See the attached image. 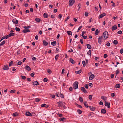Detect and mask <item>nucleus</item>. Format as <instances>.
<instances>
[{
	"label": "nucleus",
	"mask_w": 123,
	"mask_h": 123,
	"mask_svg": "<svg viewBox=\"0 0 123 123\" xmlns=\"http://www.w3.org/2000/svg\"><path fill=\"white\" fill-rule=\"evenodd\" d=\"M67 32L68 35H72V32L71 31H68Z\"/></svg>",
	"instance_id": "28"
},
{
	"label": "nucleus",
	"mask_w": 123,
	"mask_h": 123,
	"mask_svg": "<svg viewBox=\"0 0 123 123\" xmlns=\"http://www.w3.org/2000/svg\"><path fill=\"white\" fill-rule=\"evenodd\" d=\"M64 102H63L60 101L57 102L58 105L59 107H62V105H63V104H64Z\"/></svg>",
	"instance_id": "3"
},
{
	"label": "nucleus",
	"mask_w": 123,
	"mask_h": 123,
	"mask_svg": "<svg viewBox=\"0 0 123 123\" xmlns=\"http://www.w3.org/2000/svg\"><path fill=\"white\" fill-rule=\"evenodd\" d=\"M90 109L92 111H93L95 110L96 108L92 106H90L89 107Z\"/></svg>",
	"instance_id": "10"
},
{
	"label": "nucleus",
	"mask_w": 123,
	"mask_h": 123,
	"mask_svg": "<svg viewBox=\"0 0 123 123\" xmlns=\"http://www.w3.org/2000/svg\"><path fill=\"white\" fill-rule=\"evenodd\" d=\"M109 34L108 32L106 31H105L103 34V39L105 40L108 37V36Z\"/></svg>",
	"instance_id": "1"
},
{
	"label": "nucleus",
	"mask_w": 123,
	"mask_h": 123,
	"mask_svg": "<svg viewBox=\"0 0 123 123\" xmlns=\"http://www.w3.org/2000/svg\"><path fill=\"white\" fill-rule=\"evenodd\" d=\"M117 29V26L116 25H114L111 28L112 30L114 31Z\"/></svg>",
	"instance_id": "15"
},
{
	"label": "nucleus",
	"mask_w": 123,
	"mask_h": 123,
	"mask_svg": "<svg viewBox=\"0 0 123 123\" xmlns=\"http://www.w3.org/2000/svg\"><path fill=\"white\" fill-rule=\"evenodd\" d=\"M106 15V14L105 13H104L100 15L98 17V18L99 19H100L103 17L104 16H105Z\"/></svg>",
	"instance_id": "7"
},
{
	"label": "nucleus",
	"mask_w": 123,
	"mask_h": 123,
	"mask_svg": "<svg viewBox=\"0 0 123 123\" xmlns=\"http://www.w3.org/2000/svg\"><path fill=\"white\" fill-rule=\"evenodd\" d=\"M85 87L86 89H88V84H86L85 85Z\"/></svg>",
	"instance_id": "54"
},
{
	"label": "nucleus",
	"mask_w": 123,
	"mask_h": 123,
	"mask_svg": "<svg viewBox=\"0 0 123 123\" xmlns=\"http://www.w3.org/2000/svg\"><path fill=\"white\" fill-rule=\"evenodd\" d=\"M15 35V34L14 33H11L9 34V35L10 37L11 36H13Z\"/></svg>",
	"instance_id": "41"
},
{
	"label": "nucleus",
	"mask_w": 123,
	"mask_h": 123,
	"mask_svg": "<svg viewBox=\"0 0 123 123\" xmlns=\"http://www.w3.org/2000/svg\"><path fill=\"white\" fill-rule=\"evenodd\" d=\"M41 100V99L38 98H36L35 99V101L36 102H39Z\"/></svg>",
	"instance_id": "25"
},
{
	"label": "nucleus",
	"mask_w": 123,
	"mask_h": 123,
	"mask_svg": "<svg viewBox=\"0 0 123 123\" xmlns=\"http://www.w3.org/2000/svg\"><path fill=\"white\" fill-rule=\"evenodd\" d=\"M31 28V27L30 26H25L24 27V28L25 29H29L30 28Z\"/></svg>",
	"instance_id": "47"
},
{
	"label": "nucleus",
	"mask_w": 123,
	"mask_h": 123,
	"mask_svg": "<svg viewBox=\"0 0 123 123\" xmlns=\"http://www.w3.org/2000/svg\"><path fill=\"white\" fill-rule=\"evenodd\" d=\"M78 82L77 81H76L73 84V88L74 89H76L78 88Z\"/></svg>",
	"instance_id": "2"
},
{
	"label": "nucleus",
	"mask_w": 123,
	"mask_h": 123,
	"mask_svg": "<svg viewBox=\"0 0 123 123\" xmlns=\"http://www.w3.org/2000/svg\"><path fill=\"white\" fill-rule=\"evenodd\" d=\"M77 112L79 114H80L82 113V111L79 109H78L77 110Z\"/></svg>",
	"instance_id": "33"
},
{
	"label": "nucleus",
	"mask_w": 123,
	"mask_h": 123,
	"mask_svg": "<svg viewBox=\"0 0 123 123\" xmlns=\"http://www.w3.org/2000/svg\"><path fill=\"white\" fill-rule=\"evenodd\" d=\"M103 38V37L102 36H100L98 38V43L100 44H101L102 42V39Z\"/></svg>",
	"instance_id": "5"
},
{
	"label": "nucleus",
	"mask_w": 123,
	"mask_h": 123,
	"mask_svg": "<svg viewBox=\"0 0 123 123\" xmlns=\"http://www.w3.org/2000/svg\"><path fill=\"white\" fill-rule=\"evenodd\" d=\"M12 22L14 24H17L18 23V21L17 20H16V19H13L12 20Z\"/></svg>",
	"instance_id": "12"
},
{
	"label": "nucleus",
	"mask_w": 123,
	"mask_h": 123,
	"mask_svg": "<svg viewBox=\"0 0 123 123\" xmlns=\"http://www.w3.org/2000/svg\"><path fill=\"white\" fill-rule=\"evenodd\" d=\"M113 43L114 44L116 45L118 43V42L117 40H115L114 41Z\"/></svg>",
	"instance_id": "36"
},
{
	"label": "nucleus",
	"mask_w": 123,
	"mask_h": 123,
	"mask_svg": "<svg viewBox=\"0 0 123 123\" xmlns=\"http://www.w3.org/2000/svg\"><path fill=\"white\" fill-rule=\"evenodd\" d=\"M86 46L87 48L89 49H91L92 48L91 45L89 44H87Z\"/></svg>",
	"instance_id": "26"
},
{
	"label": "nucleus",
	"mask_w": 123,
	"mask_h": 123,
	"mask_svg": "<svg viewBox=\"0 0 123 123\" xmlns=\"http://www.w3.org/2000/svg\"><path fill=\"white\" fill-rule=\"evenodd\" d=\"M48 15L46 13H44L43 14V16L44 18H46L48 17Z\"/></svg>",
	"instance_id": "18"
},
{
	"label": "nucleus",
	"mask_w": 123,
	"mask_h": 123,
	"mask_svg": "<svg viewBox=\"0 0 123 123\" xmlns=\"http://www.w3.org/2000/svg\"><path fill=\"white\" fill-rule=\"evenodd\" d=\"M21 77L22 79L24 80H25L26 78V77L25 76L21 75Z\"/></svg>",
	"instance_id": "34"
},
{
	"label": "nucleus",
	"mask_w": 123,
	"mask_h": 123,
	"mask_svg": "<svg viewBox=\"0 0 123 123\" xmlns=\"http://www.w3.org/2000/svg\"><path fill=\"white\" fill-rule=\"evenodd\" d=\"M70 62L74 64L75 63L74 61L71 58H70L69 59Z\"/></svg>",
	"instance_id": "14"
},
{
	"label": "nucleus",
	"mask_w": 123,
	"mask_h": 123,
	"mask_svg": "<svg viewBox=\"0 0 123 123\" xmlns=\"http://www.w3.org/2000/svg\"><path fill=\"white\" fill-rule=\"evenodd\" d=\"M120 84H117L116 85L115 88H119L120 87Z\"/></svg>",
	"instance_id": "27"
},
{
	"label": "nucleus",
	"mask_w": 123,
	"mask_h": 123,
	"mask_svg": "<svg viewBox=\"0 0 123 123\" xmlns=\"http://www.w3.org/2000/svg\"><path fill=\"white\" fill-rule=\"evenodd\" d=\"M30 31V30L26 29H24L23 31V32L24 33H26Z\"/></svg>",
	"instance_id": "16"
},
{
	"label": "nucleus",
	"mask_w": 123,
	"mask_h": 123,
	"mask_svg": "<svg viewBox=\"0 0 123 123\" xmlns=\"http://www.w3.org/2000/svg\"><path fill=\"white\" fill-rule=\"evenodd\" d=\"M60 97L62 98H64L63 95L61 93L60 94Z\"/></svg>",
	"instance_id": "46"
},
{
	"label": "nucleus",
	"mask_w": 123,
	"mask_h": 123,
	"mask_svg": "<svg viewBox=\"0 0 123 123\" xmlns=\"http://www.w3.org/2000/svg\"><path fill=\"white\" fill-rule=\"evenodd\" d=\"M48 81V79L47 78H44L43 80V81L45 82H46Z\"/></svg>",
	"instance_id": "43"
},
{
	"label": "nucleus",
	"mask_w": 123,
	"mask_h": 123,
	"mask_svg": "<svg viewBox=\"0 0 123 123\" xmlns=\"http://www.w3.org/2000/svg\"><path fill=\"white\" fill-rule=\"evenodd\" d=\"M45 105H46V104H43L41 105V106L42 107H45Z\"/></svg>",
	"instance_id": "49"
},
{
	"label": "nucleus",
	"mask_w": 123,
	"mask_h": 123,
	"mask_svg": "<svg viewBox=\"0 0 123 123\" xmlns=\"http://www.w3.org/2000/svg\"><path fill=\"white\" fill-rule=\"evenodd\" d=\"M5 38L6 39H7V38H8L10 37L9 35H9H6V36H5Z\"/></svg>",
	"instance_id": "51"
},
{
	"label": "nucleus",
	"mask_w": 123,
	"mask_h": 123,
	"mask_svg": "<svg viewBox=\"0 0 123 123\" xmlns=\"http://www.w3.org/2000/svg\"><path fill=\"white\" fill-rule=\"evenodd\" d=\"M105 106H107L108 108H109L110 106V104L109 103H108L107 102L105 101Z\"/></svg>",
	"instance_id": "6"
},
{
	"label": "nucleus",
	"mask_w": 123,
	"mask_h": 123,
	"mask_svg": "<svg viewBox=\"0 0 123 123\" xmlns=\"http://www.w3.org/2000/svg\"><path fill=\"white\" fill-rule=\"evenodd\" d=\"M88 74L89 76H91L92 75H93V74H92V73L91 72H90L88 73Z\"/></svg>",
	"instance_id": "63"
},
{
	"label": "nucleus",
	"mask_w": 123,
	"mask_h": 123,
	"mask_svg": "<svg viewBox=\"0 0 123 123\" xmlns=\"http://www.w3.org/2000/svg\"><path fill=\"white\" fill-rule=\"evenodd\" d=\"M88 13L87 12H85V16L87 17L88 15Z\"/></svg>",
	"instance_id": "58"
},
{
	"label": "nucleus",
	"mask_w": 123,
	"mask_h": 123,
	"mask_svg": "<svg viewBox=\"0 0 123 123\" xmlns=\"http://www.w3.org/2000/svg\"><path fill=\"white\" fill-rule=\"evenodd\" d=\"M101 98L103 99L104 101H106L107 100V98L106 97L104 96H102L101 97Z\"/></svg>",
	"instance_id": "22"
},
{
	"label": "nucleus",
	"mask_w": 123,
	"mask_h": 123,
	"mask_svg": "<svg viewBox=\"0 0 123 123\" xmlns=\"http://www.w3.org/2000/svg\"><path fill=\"white\" fill-rule=\"evenodd\" d=\"M95 76L94 74L90 76L89 77V79L90 80H91L94 78Z\"/></svg>",
	"instance_id": "13"
},
{
	"label": "nucleus",
	"mask_w": 123,
	"mask_h": 123,
	"mask_svg": "<svg viewBox=\"0 0 123 123\" xmlns=\"http://www.w3.org/2000/svg\"><path fill=\"white\" fill-rule=\"evenodd\" d=\"M59 56V55L58 54H57L56 56H55V58L56 61H57Z\"/></svg>",
	"instance_id": "38"
},
{
	"label": "nucleus",
	"mask_w": 123,
	"mask_h": 123,
	"mask_svg": "<svg viewBox=\"0 0 123 123\" xmlns=\"http://www.w3.org/2000/svg\"><path fill=\"white\" fill-rule=\"evenodd\" d=\"M98 30L97 29L95 31V34L96 35H98Z\"/></svg>",
	"instance_id": "52"
},
{
	"label": "nucleus",
	"mask_w": 123,
	"mask_h": 123,
	"mask_svg": "<svg viewBox=\"0 0 123 123\" xmlns=\"http://www.w3.org/2000/svg\"><path fill=\"white\" fill-rule=\"evenodd\" d=\"M18 115V113L17 112L13 113L12 114V116L14 117H16Z\"/></svg>",
	"instance_id": "35"
},
{
	"label": "nucleus",
	"mask_w": 123,
	"mask_h": 123,
	"mask_svg": "<svg viewBox=\"0 0 123 123\" xmlns=\"http://www.w3.org/2000/svg\"><path fill=\"white\" fill-rule=\"evenodd\" d=\"M35 74L34 73H31L30 74V76L32 77H33L34 76Z\"/></svg>",
	"instance_id": "44"
},
{
	"label": "nucleus",
	"mask_w": 123,
	"mask_h": 123,
	"mask_svg": "<svg viewBox=\"0 0 123 123\" xmlns=\"http://www.w3.org/2000/svg\"><path fill=\"white\" fill-rule=\"evenodd\" d=\"M5 43V41H3L2 42H1L0 44V46H2Z\"/></svg>",
	"instance_id": "30"
},
{
	"label": "nucleus",
	"mask_w": 123,
	"mask_h": 123,
	"mask_svg": "<svg viewBox=\"0 0 123 123\" xmlns=\"http://www.w3.org/2000/svg\"><path fill=\"white\" fill-rule=\"evenodd\" d=\"M117 33L118 34H121L122 33V31H119L117 32Z\"/></svg>",
	"instance_id": "53"
},
{
	"label": "nucleus",
	"mask_w": 123,
	"mask_h": 123,
	"mask_svg": "<svg viewBox=\"0 0 123 123\" xmlns=\"http://www.w3.org/2000/svg\"><path fill=\"white\" fill-rule=\"evenodd\" d=\"M101 111L102 113L105 114L106 113V110L105 109H102L101 110Z\"/></svg>",
	"instance_id": "21"
},
{
	"label": "nucleus",
	"mask_w": 123,
	"mask_h": 123,
	"mask_svg": "<svg viewBox=\"0 0 123 123\" xmlns=\"http://www.w3.org/2000/svg\"><path fill=\"white\" fill-rule=\"evenodd\" d=\"M87 54L89 55H90V56L91 54V50H89V51L87 53Z\"/></svg>",
	"instance_id": "45"
},
{
	"label": "nucleus",
	"mask_w": 123,
	"mask_h": 123,
	"mask_svg": "<svg viewBox=\"0 0 123 123\" xmlns=\"http://www.w3.org/2000/svg\"><path fill=\"white\" fill-rule=\"evenodd\" d=\"M22 62L20 61H19L18 62L17 64L18 65H20L22 64Z\"/></svg>",
	"instance_id": "61"
},
{
	"label": "nucleus",
	"mask_w": 123,
	"mask_h": 123,
	"mask_svg": "<svg viewBox=\"0 0 123 123\" xmlns=\"http://www.w3.org/2000/svg\"><path fill=\"white\" fill-rule=\"evenodd\" d=\"M81 91L84 93H86L87 91L84 87H81Z\"/></svg>",
	"instance_id": "8"
},
{
	"label": "nucleus",
	"mask_w": 123,
	"mask_h": 123,
	"mask_svg": "<svg viewBox=\"0 0 123 123\" xmlns=\"http://www.w3.org/2000/svg\"><path fill=\"white\" fill-rule=\"evenodd\" d=\"M86 33V31H83L82 33V34H81V36L82 37L83 36H84V34H85V33Z\"/></svg>",
	"instance_id": "56"
},
{
	"label": "nucleus",
	"mask_w": 123,
	"mask_h": 123,
	"mask_svg": "<svg viewBox=\"0 0 123 123\" xmlns=\"http://www.w3.org/2000/svg\"><path fill=\"white\" fill-rule=\"evenodd\" d=\"M120 53L121 54L123 53V49H121L120 50Z\"/></svg>",
	"instance_id": "64"
},
{
	"label": "nucleus",
	"mask_w": 123,
	"mask_h": 123,
	"mask_svg": "<svg viewBox=\"0 0 123 123\" xmlns=\"http://www.w3.org/2000/svg\"><path fill=\"white\" fill-rule=\"evenodd\" d=\"M63 107L64 109H66L67 108V107L65 105V103H64V104H63V105H62V107Z\"/></svg>",
	"instance_id": "60"
},
{
	"label": "nucleus",
	"mask_w": 123,
	"mask_h": 123,
	"mask_svg": "<svg viewBox=\"0 0 123 123\" xmlns=\"http://www.w3.org/2000/svg\"><path fill=\"white\" fill-rule=\"evenodd\" d=\"M84 105L85 106L86 108H88L89 106L87 104V102L85 101L84 102Z\"/></svg>",
	"instance_id": "20"
},
{
	"label": "nucleus",
	"mask_w": 123,
	"mask_h": 123,
	"mask_svg": "<svg viewBox=\"0 0 123 123\" xmlns=\"http://www.w3.org/2000/svg\"><path fill=\"white\" fill-rule=\"evenodd\" d=\"M33 84L34 86H37L39 85V83L37 81H34L33 82Z\"/></svg>",
	"instance_id": "11"
},
{
	"label": "nucleus",
	"mask_w": 123,
	"mask_h": 123,
	"mask_svg": "<svg viewBox=\"0 0 123 123\" xmlns=\"http://www.w3.org/2000/svg\"><path fill=\"white\" fill-rule=\"evenodd\" d=\"M106 46L108 47H109L110 46V43L108 42L106 44Z\"/></svg>",
	"instance_id": "55"
},
{
	"label": "nucleus",
	"mask_w": 123,
	"mask_h": 123,
	"mask_svg": "<svg viewBox=\"0 0 123 123\" xmlns=\"http://www.w3.org/2000/svg\"><path fill=\"white\" fill-rule=\"evenodd\" d=\"M25 68L28 71H30L31 70V68L30 67L28 66H26Z\"/></svg>",
	"instance_id": "19"
},
{
	"label": "nucleus",
	"mask_w": 123,
	"mask_h": 123,
	"mask_svg": "<svg viewBox=\"0 0 123 123\" xmlns=\"http://www.w3.org/2000/svg\"><path fill=\"white\" fill-rule=\"evenodd\" d=\"M35 21L37 22H39L40 21V19L39 18H36L35 19Z\"/></svg>",
	"instance_id": "29"
},
{
	"label": "nucleus",
	"mask_w": 123,
	"mask_h": 123,
	"mask_svg": "<svg viewBox=\"0 0 123 123\" xmlns=\"http://www.w3.org/2000/svg\"><path fill=\"white\" fill-rule=\"evenodd\" d=\"M56 43V41H54L53 42H52L51 43V44L53 46H55V45Z\"/></svg>",
	"instance_id": "24"
},
{
	"label": "nucleus",
	"mask_w": 123,
	"mask_h": 123,
	"mask_svg": "<svg viewBox=\"0 0 123 123\" xmlns=\"http://www.w3.org/2000/svg\"><path fill=\"white\" fill-rule=\"evenodd\" d=\"M3 69L4 70H8L9 69L8 66L7 65H5Z\"/></svg>",
	"instance_id": "9"
},
{
	"label": "nucleus",
	"mask_w": 123,
	"mask_h": 123,
	"mask_svg": "<svg viewBox=\"0 0 123 123\" xmlns=\"http://www.w3.org/2000/svg\"><path fill=\"white\" fill-rule=\"evenodd\" d=\"M25 114L27 116H32V115L28 111Z\"/></svg>",
	"instance_id": "17"
},
{
	"label": "nucleus",
	"mask_w": 123,
	"mask_h": 123,
	"mask_svg": "<svg viewBox=\"0 0 123 123\" xmlns=\"http://www.w3.org/2000/svg\"><path fill=\"white\" fill-rule=\"evenodd\" d=\"M79 100L80 101L81 103H82L83 102V98H82L81 97H79Z\"/></svg>",
	"instance_id": "42"
},
{
	"label": "nucleus",
	"mask_w": 123,
	"mask_h": 123,
	"mask_svg": "<svg viewBox=\"0 0 123 123\" xmlns=\"http://www.w3.org/2000/svg\"><path fill=\"white\" fill-rule=\"evenodd\" d=\"M57 115L59 116L60 117H62L63 116L62 115V114H59V113H58L57 114Z\"/></svg>",
	"instance_id": "48"
},
{
	"label": "nucleus",
	"mask_w": 123,
	"mask_h": 123,
	"mask_svg": "<svg viewBox=\"0 0 123 123\" xmlns=\"http://www.w3.org/2000/svg\"><path fill=\"white\" fill-rule=\"evenodd\" d=\"M15 30L16 31H20V30L19 28L17 27H16L15 28Z\"/></svg>",
	"instance_id": "39"
},
{
	"label": "nucleus",
	"mask_w": 123,
	"mask_h": 123,
	"mask_svg": "<svg viewBox=\"0 0 123 123\" xmlns=\"http://www.w3.org/2000/svg\"><path fill=\"white\" fill-rule=\"evenodd\" d=\"M89 99L91 100L92 99V95H89Z\"/></svg>",
	"instance_id": "59"
},
{
	"label": "nucleus",
	"mask_w": 123,
	"mask_h": 123,
	"mask_svg": "<svg viewBox=\"0 0 123 123\" xmlns=\"http://www.w3.org/2000/svg\"><path fill=\"white\" fill-rule=\"evenodd\" d=\"M82 63L83 65V67H85L86 66V62L85 61H82Z\"/></svg>",
	"instance_id": "32"
},
{
	"label": "nucleus",
	"mask_w": 123,
	"mask_h": 123,
	"mask_svg": "<svg viewBox=\"0 0 123 123\" xmlns=\"http://www.w3.org/2000/svg\"><path fill=\"white\" fill-rule=\"evenodd\" d=\"M43 44L45 46H46L48 44V43L47 42H46L45 40H44L43 41Z\"/></svg>",
	"instance_id": "23"
},
{
	"label": "nucleus",
	"mask_w": 123,
	"mask_h": 123,
	"mask_svg": "<svg viewBox=\"0 0 123 123\" xmlns=\"http://www.w3.org/2000/svg\"><path fill=\"white\" fill-rule=\"evenodd\" d=\"M16 92V90H11L10 91V92L12 93H13L15 92Z\"/></svg>",
	"instance_id": "37"
},
{
	"label": "nucleus",
	"mask_w": 123,
	"mask_h": 123,
	"mask_svg": "<svg viewBox=\"0 0 123 123\" xmlns=\"http://www.w3.org/2000/svg\"><path fill=\"white\" fill-rule=\"evenodd\" d=\"M62 17V15L61 14H59L58 15V18L59 19L61 18Z\"/></svg>",
	"instance_id": "57"
},
{
	"label": "nucleus",
	"mask_w": 123,
	"mask_h": 123,
	"mask_svg": "<svg viewBox=\"0 0 123 123\" xmlns=\"http://www.w3.org/2000/svg\"><path fill=\"white\" fill-rule=\"evenodd\" d=\"M47 72H48L49 74H51L52 73V71L50 70L49 69H48Z\"/></svg>",
	"instance_id": "50"
},
{
	"label": "nucleus",
	"mask_w": 123,
	"mask_h": 123,
	"mask_svg": "<svg viewBox=\"0 0 123 123\" xmlns=\"http://www.w3.org/2000/svg\"><path fill=\"white\" fill-rule=\"evenodd\" d=\"M59 120L61 121H65L66 120V119L64 117H62L60 118Z\"/></svg>",
	"instance_id": "31"
},
{
	"label": "nucleus",
	"mask_w": 123,
	"mask_h": 123,
	"mask_svg": "<svg viewBox=\"0 0 123 123\" xmlns=\"http://www.w3.org/2000/svg\"><path fill=\"white\" fill-rule=\"evenodd\" d=\"M75 2L74 0H70L69 2V5L70 6H72Z\"/></svg>",
	"instance_id": "4"
},
{
	"label": "nucleus",
	"mask_w": 123,
	"mask_h": 123,
	"mask_svg": "<svg viewBox=\"0 0 123 123\" xmlns=\"http://www.w3.org/2000/svg\"><path fill=\"white\" fill-rule=\"evenodd\" d=\"M81 72V70H79L78 71H75V73L77 74H79Z\"/></svg>",
	"instance_id": "40"
},
{
	"label": "nucleus",
	"mask_w": 123,
	"mask_h": 123,
	"mask_svg": "<svg viewBox=\"0 0 123 123\" xmlns=\"http://www.w3.org/2000/svg\"><path fill=\"white\" fill-rule=\"evenodd\" d=\"M77 104V106L78 107L80 108H82V107L81 105H78Z\"/></svg>",
	"instance_id": "62"
}]
</instances>
